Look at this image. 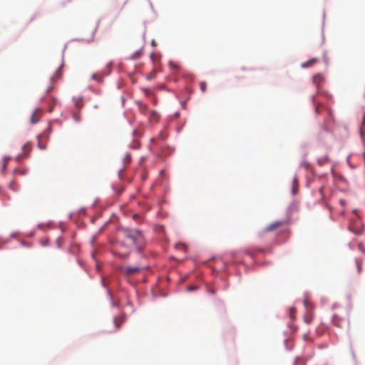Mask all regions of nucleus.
I'll return each mask as SVG.
<instances>
[{
  "mask_svg": "<svg viewBox=\"0 0 365 365\" xmlns=\"http://www.w3.org/2000/svg\"><path fill=\"white\" fill-rule=\"evenodd\" d=\"M47 130L48 133H51V125H48V128H47Z\"/></svg>",
  "mask_w": 365,
  "mask_h": 365,
  "instance_id": "nucleus-28",
  "label": "nucleus"
},
{
  "mask_svg": "<svg viewBox=\"0 0 365 365\" xmlns=\"http://www.w3.org/2000/svg\"><path fill=\"white\" fill-rule=\"evenodd\" d=\"M355 262L357 267V272L360 274L362 272L363 261L362 259L357 258L355 259Z\"/></svg>",
  "mask_w": 365,
  "mask_h": 365,
  "instance_id": "nucleus-9",
  "label": "nucleus"
},
{
  "mask_svg": "<svg viewBox=\"0 0 365 365\" xmlns=\"http://www.w3.org/2000/svg\"><path fill=\"white\" fill-rule=\"evenodd\" d=\"M119 233L126 241H129L131 245L135 246L139 252L143 250L144 237L140 230L130 227H121L119 229Z\"/></svg>",
  "mask_w": 365,
  "mask_h": 365,
  "instance_id": "nucleus-1",
  "label": "nucleus"
},
{
  "mask_svg": "<svg viewBox=\"0 0 365 365\" xmlns=\"http://www.w3.org/2000/svg\"><path fill=\"white\" fill-rule=\"evenodd\" d=\"M9 160H10V158H4V162L7 163Z\"/></svg>",
  "mask_w": 365,
  "mask_h": 365,
  "instance_id": "nucleus-32",
  "label": "nucleus"
},
{
  "mask_svg": "<svg viewBox=\"0 0 365 365\" xmlns=\"http://www.w3.org/2000/svg\"><path fill=\"white\" fill-rule=\"evenodd\" d=\"M124 320H125V318L123 316L114 317L113 322L115 325L116 329H118L120 327L121 324L123 323Z\"/></svg>",
  "mask_w": 365,
  "mask_h": 365,
  "instance_id": "nucleus-8",
  "label": "nucleus"
},
{
  "mask_svg": "<svg viewBox=\"0 0 365 365\" xmlns=\"http://www.w3.org/2000/svg\"><path fill=\"white\" fill-rule=\"evenodd\" d=\"M295 312V309L294 308H292L291 310H290V317L294 319V313Z\"/></svg>",
  "mask_w": 365,
  "mask_h": 365,
  "instance_id": "nucleus-24",
  "label": "nucleus"
},
{
  "mask_svg": "<svg viewBox=\"0 0 365 365\" xmlns=\"http://www.w3.org/2000/svg\"><path fill=\"white\" fill-rule=\"evenodd\" d=\"M361 232V230H359L357 232H356V234H360Z\"/></svg>",
  "mask_w": 365,
  "mask_h": 365,
  "instance_id": "nucleus-35",
  "label": "nucleus"
},
{
  "mask_svg": "<svg viewBox=\"0 0 365 365\" xmlns=\"http://www.w3.org/2000/svg\"><path fill=\"white\" fill-rule=\"evenodd\" d=\"M287 221L286 220H277V221H275L272 223H271L270 225H267L265 228H264V231L265 232H271V231H273L274 230H276L283 225H284L285 224H287Z\"/></svg>",
  "mask_w": 365,
  "mask_h": 365,
  "instance_id": "nucleus-3",
  "label": "nucleus"
},
{
  "mask_svg": "<svg viewBox=\"0 0 365 365\" xmlns=\"http://www.w3.org/2000/svg\"><path fill=\"white\" fill-rule=\"evenodd\" d=\"M304 305H305V306H307V300H304Z\"/></svg>",
  "mask_w": 365,
  "mask_h": 365,
  "instance_id": "nucleus-36",
  "label": "nucleus"
},
{
  "mask_svg": "<svg viewBox=\"0 0 365 365\" xmlns=\"http://www.w3.org/2000/svg\"><path fill=\"white\" fill-rule=\"evenodd\" d=\"M38 111H40V110H38V109H36V110L33 112V113H32V115H31V119H30L31 123L32 124H34V123H37V122L38 121V118H36V117H35L36 114Z\"/></svg>",
  "mask_w": 365,
  "mask_h": 365,
  "instance_id": "nucleus-12",
  "label": "nucleus"
},
{
  "mask_svg": "<svg viewBox=\"0 0 365 365\" xmlns=\"http://www.w3.org/2000/svg\"><path fill=\"white\" fill-rule=\"evenodd\" d=\"M294 365H306V361L302 357H297Z\"/></svg>",
  "mask_w": 365,
  "mask_h": 365,
  "instance_id": "nucleus-13",
  "label": "nucleus"
},
{
  "mask_svg": "<svg viewBox=\"0 0 365 365\" xmlns=\"http://www.w3.org/2000/svg\"><path fill=\"white\" fill-rule=\"evenodd\" d=\"M310 167V164L307 161H302L300 164V168H304L305 170H308Z\"/></svg>",
  "mask_w": 365,
  "mask_h": 365,
  "instance_id": "nucleus-15",
  "label": "nucleus"
},
{
  "mask_svg": "<svg viewBox=\"0 0 365 365\" xmlns=\"http://www.w3.org/2000/svg\"><path fill=\"white\" fill-rule=\"evenodd\" d=\"M122 172H123V169H120V170H119V175H120V173H121Z\"/></svg>",
  "mask_w": 365,
  "mask_h": 365,
  "instance_id": "nucleus-37",
  "label": "nucleus"
},
{
  "mask_svg": "<svg viewBox=\"0 0 365 365\" xmlns=\"http://www.w3.org/2000/svg\"><path fill=\"white\" fill-rule=\"evenodd\" d=\"M315 96H312V100L314 102Z\"/></svg>",
  "mask_w": 365,
  "mask_h": 365,
  "instance_id": "nucleus-39",
  "label": "nucleus"
},
{
  "mask_svg": "<svg viewBox=\"0 0 365 365\" xmlns=\"http://www.w3.org/2000/svg\"><path fill=\"white\" fill-rule=\"evenodd\" d=\"M51 90V88L47 89V92H49Z\"/></svg>",
  "mask_w": 365,
  "mask_h": 365,
  "instance_id": "nucleus-38",
  "label": "nucleus"
},
{
  "mask_svg": "<svg viewBox=\"0 0 365 365\" xmlns=\"http://www.w3.org/2000/svg\"><path fill=\"white\" fill-rule=\"evenodd\" d=\"M52 106H51L48 110V111L49 113H51L53 110V106L54 105H56V103H57V100L56 98H52Z\"/></svg>",
  "mask_w": 365,
  "mask_h": 365,
  "instance_id": "nucleus-21",
  "label": "nucleus"
},
{
  "mask_svg": "<svg viewBox=\"0 0 365 365\" xmlns=\"http://www.w3.org/2000/svg\"><path fill=\"white\" fill-rule=\"evenodd\" d=\"M92 78L96 80V81H99V82H101L102 81V78H100L99 76H98V75H96V74H93L92 75Z\"/></svg>",
  "mask_w": 365,
  "mask_h": 365,
  "instance_id": "nucleus-22",
  "label": "nucleus"
},
{
  "mask_svg": "<svg viewBox=\"0 0 365 365\" xmlns=\"http://www.w3.org/2000/svg\"><path fill=\"white\" fill-rule=\"evenodd\" d=\"M9 188H11V189H14V188H13V182H11L9 183Z\"/></svg>",
  "mask_w": 365,
  "mask_h": 365,
  "instance_id": "nucleus-31",
  "label": "nucleus"
},
{
  "mask_svg": "<svg viewBox=\"0 0 365 365\" xmlns=\"http://www.w3.org/2000/svg\"><path fill=\"white\" fill-rule=\"evenodd\" d=\"M142 269L140 266H121L119 267L120 273L125 276H132L139 273Z\"/></svg>",
  "mask_w": 365,
  "mask_h": 365,
  "instance_id": "nucleus-2",
  "label": "nucleus"
},
{
  "mask_svg": "<svg viewBox=\"0 0 365 365\" xmlns=\"http://www.w3.org/2000/svg\"><path fill=\"white\" fill-rule=\"evenodd\" d=\"M22 150H23L24 153H25V155L29 153L31 150V143H25L22 147Z\"/></svg>",
  "mask_w": 365,
  "mask_h": 365,
  "instance_id": "nucleus-11",
  "label": "nucleus"
},
{
  "mask_svg": "<svg viewBox=\"0 0 365 365\" xmlns=\"http://www.w3.org/2000/svg\"><path fill=\"white\" fill-rule=\"evenodd\" d=\"M138 109L142 114L145 115H147L150 111L148 110V106L142 103H138Z\"/></svg>",
  "mask_w": 365,
  "mask_h": 365,
  "instance_id": "nucleus-7",
  "label": "nucleus"
},
{
  "mask_svg": "<svg viewBox=\"0 0 365 365\" xmlns=\"http://www.w3.org/2000/svg\"><path fill=\"white\" fill-rule=\"evenodd\" d=\"M6 164H7L6 162L4 163L3 168H2L4 170L6 169Z\"/></svg>",
  "mask_w": 365,
  "mask_h": 365,
  "instance_id": "nucleus-29",
  "label": "nucleus"
},
{
  "mask_svg": "<svg viewBox=\"0 0 365 365\" xmlns=\"http://www.w3.org/2000/svg\"><path fill=\"white\" fill-rule=\"evenodd\" d=\"M41 136V135H38V148H39V149H41V150H45V149H46V146L45 145H43V144L41 143V140H40Z\"/></svg>",
  "mask_w": 365,
  "mask_h": 365,
  "instance_id": "nucleus-19",
  "label": "nucleus"
},
{
  "mask_svg": "<svg viewBox=\"0 0 365 365\" xmlns=\"http://www.w3.org/2000/svg\"><path fill=\"white\" fill-rule=\"evenodd\" d=\"M73 118L76 122H79L81 120V114L79 113H75L73 114Z\"/></svg>",
  "mask_w": 365,
  "mask_h": 365,
  "instance_id": "nucleus-20",
  "label": "nucleus"
},
{
  "mask_svg": "<svg viewBox=\"0 0 365 365\" xmlns=\"http://www.w3.org/2000/svg\"><path fill=\"white\" fill-rule=\"evenodd\" d=\"M75 106L77 108H81L83 106L81 98H77L75 101Z\"/></svg>",
  "mask_w": 365,
  "mask_h": 365,
  "instance_id": "nucleus-16",
  "label": "nucleus"
},
{
  "mask_svg": "<svg viewBox=\"0 0 365 365\" xmlns=\"http://www.w3.org/2000/svg\"><path fill=\"white\" fill-rule=\"evenodd\" d=\"M113 254L119 255L121 258H126L128 256V253H120L117 250H114Z\"/></svg>",
  "mask_w": 365,
  "mask_h": 365,
  "instance_id": "nucleus-17",
  "label": "nucleus"
},
{
  "mask_svg": "<svg viewBox=\"0 0 365 365\" xmlns=\"http://www.w3.org/2000/svg\"><path fill=\"white\" fill-rule=\"evenodd\" d=\"M56 244H57V246H58V247H61V239H57V240H56Z\"/></svg>",
  "mask_w": 365,
  "mask_h": 365,
  "instance_id": "nucleus-25",
  "label": "nucleus"
},
{
  "mask_svg": "<svg viewBox=\"0 0 365 365\" xmlns=\"http://www.w3.org/2000/svg\"><path fill=\"white\" fill-rule=\"evenodd\" d=\"M363 125L365 126V113H364V115Z\"/></svg>",
  "mask_w": 365,
  "mask_h": 365,
  "instance_id": "nucleus-33",
  "label": "nucleus"
},
{
  "mask_svg": "<svg viewBox=\"0 0 365 365\" xmlns=\"http://www.w3.org/2000/svg\"><path fill=\"white\" fill-rule=\"evenodd\" d=\"M131 160V156L129 153H125L124 157H123V161L124 163V164H128Z\"/></svg>",
  "mask_w": 365,
  "mask_h": 365,
  "instance_id": "nucleus-14",
  "label": "nucleus"
},
{
  "mask_svg": "<svg viewBox=\"0 0 365 365\" xmlns=\"http://www.w3.org/2000/svg\"><path fill=\"white\" fill-rule=\"evenodd\" d=\"M317 61H318V58H311L310 60L302 63V67L304 68H309V67L313 66Z\"/></svg>",
  "mask_w": 365,
  "mask_h": 365,
  "instance_id": "nucleus-6",
  "label": "nucleus"
},
{
  "mask_svg": "<svg viewBox=\"0 0 365 365\" xmlns=\"http://www.w3.org/2000/svg\"><path fill=\"white\" fill-rule=\"evenodd\" d=\"M313 83L316 85L317 90L319 89L321 82L324 81V77L320 73H317L313 76Z\"/></svg>",
  "mask_w": 365,
  "mask_h": 365,
  "instance_id": "nucleus-5",
  "label": "nucleus"
},
{
  "mask_svg": "<svg viewBox=\"0 0 365 365\" xmlns=\"http://www.w3.org/2000/svg\"><path fill=\"white\" fill-rule=\"evenodd\" d=\"M200 90L202 91V92H205L206 91V88H207V84L204 81H201L200 83Z\"/></svg>",
  "mask_w": 365,
  "mask_h": 365,
  "instance_id": "nucleus-18",
  "label": "nucleus"
},
{
  "mask_svg": "<svg viewBox=\"0 0 365 365\" xmlns=\"http://www.w3.org/2000/svg\"><path fill=\"white\" fill-rule=\"evenodd\" d=\"M151 44L154 46H156V42L155 41V40H152Z\"/></svg>",
  "mask_w": 365,
  "mask_h": 365,
  "instance_id": "nucleus-30",
  "label": "nucleus"
},
{
  "mask_svg": "<svg viewBox=\"0 0 365 365\" xmlns=\"http://www.w3.org/2000/svg\"><path fill=\"white\" fill-rule=\"evenodd\" d=\"M297 178H294V182H294V184H296V183H297Z\"/></svg>",
  "mask_w": 365,
  "mask_h": 365,
  "instance_id": "nucleus-34",
  "label": "nucleus"
},
{
  "mask_svg": "<svg viewBox=\"0 0 365 365\" xmlns=\"http://www.w3.org/2000/svg\"><path fill=\"white\" fill-rule=\"evenodd\" d=\"M148 120L150 123H157L160 120V115L155 110H150L148 114Z\"/></svg>",
  "mask_w": 365,
  "mask_h": 365,
  "instance_id": "nucleus-4",
  "label": "nucleus"
},
{
  "mask_svg": "<svg viewBox=\"0 0 365 365\" xmlns=\"http://www.w3.org/2000/svg\"><path fill=\"white\" fill-rule=\"evenodd\" d=\"M319 105H316L315 111L317 113H319Z\"/></svg>",
  "mask_w": 365,
  "mask_h": 365,
  "instance_id": "nucleus-26",
  "label": "nucleus"
},
{
  "mask_svg": "<svg viewBox=\"0 0 365 365\" xmlns=\"http://www.w3.org/2000/svg\"><path fill=\"white\" fill-rule=\"evenodd\" d=\"M140 55H141V51H138L135 54L133 55L132 58H136L138 56H140Z\"/></svg>",
  "mask_w": 365,
  "mask_h": 365,
  "instance_id": "nucleus-23",
  "label": "nucleus"
},
{
  "mask_svg": "<svg viewBox=\"0 0 365 365\" xmlns=\"http://www.w3.org/2000/svg\"><path fill=\"white\" fill-rule=\"evenodd\" d=\"M332 322L336 327H341V318L336 315L334 314L332 317Z\"/></svg>",
  "mask_w": 365,
  "mask_h": 365,
  "instance_id": "nucleus-10",
  "label": "nucleus"
},
{
  "mask_svg": "<svg viewBox=\"0 0 365 365\" xmlns=\"http://www.w3.org/2000/svg\"><path fill=\"white\" fill-rule=\"evenodd\" d=\"M196 289V287H192V286H191V287H188V289H188L189 291H192V290H194V289Z\"/></svg>",
  "mask_w": 365,
  "mask_h": 365,
  "instance_id": "nucleus-27",
  "label": "nucleus"
}]
</instances>
